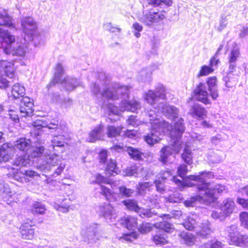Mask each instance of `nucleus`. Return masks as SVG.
I'll list each match as a JSON object with an SVG mask.
<instances>
[{"label": "nucleus", "instance_id": "43", "mask_svg": "<svg viewBox=\"0 0 248 248\" xmlns=\"http://www.w3.org/2000/svg\"><path fill=\"white\" fill-rule=\"evenodd\" d=\"M29 164V161L23 156H18L16 158L13 164L16 166L26 167Z\"/></svg>", "mask_w": 248, "mask_h": 248}, {"label": "nucleus", "instance_id": "1", "mask_svg": "<svg viewBox=\"0 0 248 248\" xmlns=\"http://www.w3.org/2000/svg\"><path fill=\"white\" fill-rule=\"evenodd\" d=\"M188 171L187 166L184 164H180L177 168V175L183 179L186 183L185 186L191 187L194 185V184L190 183L191 181L197 182L196 187L198 191L204 192L203 198L205 202L208 204L217 202L218 199L217 195L222 194L225 190V186L217 184L215 186L211 187L210 183L207 182L209 172L202 171L198 175H189L186 176Z\"/></svg>", "mask_w": 248, "mask_h": 248}, {"label": "nucleus", "instance_id": "20", "mask_svg": "<svg viewBox=\"0 0 248 248\" xmlns=\"http://www.w3.org/2000/svg\"><path fill=\"white\" fill-rule=\"evenodd\" d=\"M124 127L121 125H110L107 126V135L109 138H114L121 136Z\"/></svg>", "mask_w": 248, "mask_h": 248}, {"label": "nucleus", "instance_id": "52", "mask_svg": "<svg viewBox=\"0 0 248 248\" xmlns=\"http://www.w3.org/2000/svg\"><path fill=\"white\" fill-rule=\"evenodd\" d=\"M102 96L108 100H115L118 98L116 94L108 89L105 90L102 92Z\"/></svg>", "mask_w": 248, "mask_h": 248}, {"label": "nucleus", "instance_id": "44", "mask_svg": "<svg viewBox=\"0 0 248 248\" xmlns=\"http://www.w3.org/2000/svg\"><path fill=\"white\" fill-rule=\"evenodd\" d=\"M147 1L149 5L154 7L158 6L162 3L168 6H170L172 3V0H147Z\"/></svg>", "mask_w": 248, "mask_h": 248}, {"label": "nucleus", "instance_id": "12", "mask_svg": "<svg viewBox=\"0 0 248 248\" xmlns=\"http://www.w3.org/2000/svg\"><path fill=\"white\" fill-rule=\"evenodd\" d=\"M47 124L43 120L38 119L33 122L31 125L30 134L32 137L37 138L41 135L43 128L46 127Z\"/></svg>", "mask_w": 248, "mask_h": 248}, {"label": "nucleus", "instance_id": "49", "mask_svg": "<svg viewBox=\"0 0 248 248\" xmlns=\"http://www.w3.org/2000/svg\"><path fill=\"white\" fill-rule=\"evenodd\" d=\"M222 46L219 47L215 54L211 58L209 61V65L213 67L214 66H217L220 62L219 60L217 58L219 52L221 50Z\"/></svg>", "mask_w": 248, "mask_h": 248}, {"label": "nucleus", "instance_id": "56", "mask_svg": "<svg viewBox=\"0 0 248 248\" xmlns=\"http://www.w3.org/2000/svg\"><path fill=\"white\" fill-rule=\"evenodd\" d=\"M139 213H140V215L142 217H151L153 216V213L150 209H144L141 208V209Z\"/></svg>", "mask_w": 248, "mask_h": 248}, {"label": "nucleus", "instance_id": "53", "mask_svg": "<svg viewBox=\"0 0 248 248\" xmlns=\"http://www.w3.org/2000/svg\"><path fill=\"white\" fill-rule=\"evenodd\" d=\"M119 189L120 194L125 197L131 196L132 194L133 193V190L130 188H127L124 186H121L119 187Z\"/></svg>", "mask_w": 248, "mask_h": 248}, {"label": "nucleus", "instance_id": "13", "mask_svg": "<svg viewBox=\"0 0 248 248\" xmlns=\"http://www.w3.org/2000/svg\"><path fill=\"white\" fill-rule=\"evenodd\" d=\"M104 172L106 175L109 177L116 176L120 172V170L115 159L110 158L106 163Z\"/></svg>", "mask_w": 248, "mask_h": 248}, {"label": "nucleus", "instance_id": "14", "mask_svg": "<svg viewBox=\"0 0 248 248\" xmlns=\"http://www.w3.org/2000/svg\"><path fill=\"white\" fill-rule=\"evenodd\" d=\"M120 223L128 230L133 231L138 228V220L137 217L131 216H124L120 219Z\"/></svg>", "mask_w": 248, "mask_h": 248}, {"label": "nucleus", "instance_id": "17", "mask_svg": "<svg viewBox=\"0 0 248 248\" xmlns=\"http://www.w3.org/2000/svg\"><path fill=\"white\" fill-rule=\"evenodd\" d=\"M23 32L27 35H33L37 29L36 23L35 21L29 19H26L22 23Z\"/></svg>", "mask_w": 248, "mask_h": 248}, {"label": "nucleus", "instance_id": "22", "mask_svg": "<svg viewBox=\"0 0 248 248\" xmlns=\"http://www.w3.org/2000/svg\"><path fill=\"white\" fill-rule=\"evenodd\" d=\"M213 232L211 224L209 221H206L202 222L200 230L197 232V235L202 237H206Z\"/></svg>", "mask_w": 248, "mask_h": 248}, {"label": "nucleus", "instance_id": "60", "mask_svg": "<svg viewBox=\"0 0 248 248\" xmlns=\"http://www.w3.org/2000/svg\"><path fill=\"white\" fill-rule=\"evenodd\" d=\"M154 183L155 185L156 189L157 191L162 192L165 190L164 185L160 180H155Z\"/></svg>", "mask_w": 248, "mask_h": 248}, {"label": "nucleus", "instance_id": "27", "mask_svg": "<svg viewBox=\"0 0 248 248\" xmlns=\"http://www.w3.org/2000/svg\"><path fill=\"white\" fill-rule=\"evenodd\" d=\"M165 116L171 120H175L178 117V109L174 106H167L163 108Z\"/></svg>", "mask_w": 248, "mask_h": 248}, {"label": "nucleus", "instance_id": "39", "mask_svg": "<svg viewBox=\"0 0 248 248\" xmlns=\"http://www.w3.org/2000/svg\"><path fill=\"white\" fill-rule=\"evenodd\" d=\"M100 188L101 190V194L104 196L108 201L113 197L114 192L108 187L100 185Z\"/></svg>", "mask_w": 248, "mask_h": 248}, {"label": "nucleus", "instance_id": "55", "mask_svg": "<svg viewBox=\"0 0 248 248\" xmlns=\"http://www.w3.org/2000/svg\"><path fill=\"white\" fill-rule=\"evenodd\" d=\"M217 78L215 76L209 77L207 79V84L208 86V90H211L217 85Z\"/></svg>", "mask_w": 248, "mask_h": 248}, {"label": "nucleus", "instance_id": "15", "mask_svg": "<svg viewBox=\"0 0 248 248\" xmlns=\"http://www.w3.org/2000/svg\"><path fill=\"white\" fill-rule=\"evenodd\" d=\"M189 114L194 118L203 119L207 116V110L201 105L195 104L191 106Z\"/></svg>", "mask_w": 248, "mask_h": 248}, {"label": "nucleus", "instance_id": "33", "mask_svg": "<svg viewBox=\"0 0 248 248\" xmlns=\"http://www.w3.org/2000/svg\"><path fill=\"white\" fill-rule=\"evenodd\" d=\"M33 106L34 105L25 106L21 105L20 107L21 116L24 117L31 116L34 112Z\"/></svg>", "mask_w": 248, "mask_h": 248}, {"label": "nucleus", "instance_id": "21", "mask_svg": "<svg viewBox=\"0 0 248 248\" xmlns=\"http://www.w3.org/2000/svg\"><path fill=\"white\" fill-rule=\"evenodd\" d=\"M11 50L9 52H7L5 54L7 55L12 54L13 56H17L20 57H24L26 54L25 47L21 44H19L16 42L11 47Z\"/></svg>", "mask_w": 248, "mask_h": 248}, {"label": "nucleus", "instance_id": "61", "mask_svg": "<svg viewBox=\"0 0 248 248\" xmlns=\"http://www.w3.org/2000/svg\"><path fill=\"white\" fill-rule=\"evenodd\" d=\"M9 116L10 118L15 122H19V118L16 111L14 110H10L9 111Z\"/></svg>", "mask_w": 248, "mask_h": 248}, {"label": "nucleus", "instance_id": "32", "mask_svg": "<svg viewBox=\"0 0 248 248\" xmlns=\"http://www.w3.org/2000/svg\"><path fill=\"white\" fill-rule=\"evenodd\" d=\"M123 203L125 206L126 208L130 211L139 213L141 208L139 207L136 201L134 200H126L123 201Z\"/></svg>", "mask_w": 248, "mask_h": 248}, {"label": "nucleus", "instance_id": "46", "mask_svg": "<svg viewBox=\"0 0 248 248\" xmlns=\"http://www.w3.org/2000/svg\"><path fill=\"white\" fill-rule=\"evenodd\" d=\"M65 140L66 139L63 136H62L61 137H56L52 140L53 146H57L60 147H64L65 144H66L65 141Z\"/></svg>", "mask_w": 248, "mask_h": 248}, {"label": "nucleus", "instance_id": "30", "mask_svg": "<svg viewBox=\"0 0 248 248\" xmlns=\"http://www.w3.org/2000/svg\"><path fill=\"white\" fill-rule=\"evenodd\" d=\"M170 147L169 146L165 145L160 150V155L159 158V161L164 164L167 163L169 156L171 154L170 151Z\"/></svg>", "mask_w": 248, "mask_h": 248}, {"label": "nucleus", "instance_id": "62", "mask_svg": "<svg viewBox=\"0 0 248 248\" xmlns=\"http://www.w3.org/2000/svg\"><path fill=\"white\" fill-rule=\"evenodd\" d=\"M237 202L243 208H248V199L238 198L237 199Z\"/></svg>", "mask_w": 248, "mask_h": 248}, {"label": "nucleus", "instance_id": "37", "mask_svg": "<svg viewBox=\"0 0 248 248\" xmlns=\"http://www.w3.org/2000/svg\"><path fill=\"white\" fill-rule=\"evenodd\" d=\"M240 56V52L239 48H233L232 49L228 58V62L235 63Z\"/></svg>", "mask_w": 248, "mask_h": 248}, {"label": "nucleus", "instance_id": "41", "mask_svg": "<svg viewBox=\"0 0 248 248\" xmlns=\"http://www.w3.org/2000/svg\"><path fill=\"white\" fill-rule=\"evenodd\" d=\"M222 207L227 213H231L234 209V202L232 200L227 199L223 202Z\"/></svg>", "mask_w": 248, "mask_h": 248}, {"label": "nucleus", "instance_id": "26", "mask_svg": "<svg viewBox=\"0 0 248 248\" xmlns=\"http://www.w3.org/2000/svg\"><path fill=\"white\" fill-rule=\"evenodd\" d=\"M179 236L184 241L185 244L188 246H192L195 244L196 237L192 233L182 232L179 233Z\"/></svg>", "mask_w": 248, "mask_h": 248}, {"label": "nucleus", "instance_id": "42", "mask_svg": "<svg viewBox=\"0 0 248 248\" xmlns=\"http://www.w3.org/2000/svg\"><path fill=\"white\" fill-rule=\"evenodd\" d=\"M181 157L184 161L188 165H191L193 163L191 152L188 149H185Z\"/></svg>", "mask_w": 248, "mask_h": 248}, {"label": "nucleus", "instance_id": "54", "mask_svg": "<svg viewBox=\"0 0 248 248\" xmlns=\"http://www.w3.org/2000/svg\"><path fill=\"white\" fill-rule=\"evenodd\" d=\"M137 234L136 232H133L130 233H124L121 238L127 241L131 242L132 238L136 239L137 238Z\"/></svg>", "mask_w": 248, "mask_h": 248}, {"label": "nucleus", "instance_id": "7", "mask_svg": "<svg viewBox=\"0 0 248 248\" xmlns=\"http://www.w3.org/2000/svg\"><path fill=\"white\" fill-rule=\"evenodd\" d=\"M165 18V12L164 10H157L156 12L149 11L144 15L143 22L147 26H152L159 22Z\"/></svg>", "mask_w": 248, "mask_h": 248}, {"label": "nucleus", "instance_id": "18", "mask_svg": "<svg viewBox=\"0 0 248 248\" xmlns=\"http://www.w3.org/2000/svg\"><path fill=\"white\" fill-rule=\"evenodd\" d=\"M25 94V89L24 87L18 84H16L12 87L9 97L14 100H17L22 98Z\"/></svg>", "mask_w": 248, "mask_h": 248}, {"label": "nucleus", "instance_id": "6", "mask_svg": "<svg viewBox=\"0 0 248 248\" xmlns=\"http://www.w3.org/2000/svg\"><path fill=\"white\" fill-rule=\"evenodd\" d=\"M39 177V174L32 170H26L24 171L17 170L12 174L14 179L21 183H29L35 177Z\"/></svg>", "mask_w": 248, "mask_h": 248}, {"label": "nucleus", "instance_id": "10", "mask_svg": "<svg viewBox=\"0 0 248 248\" xmlns=\"http://www.w3.org/2000/svg\"><path fill=\"white\" fill-rule=\"evenodd\" d=\"M14 147L8 143H4L0 146V162L9 161L14 156Z\"/></svg>", "mask_w": 248, "mask_h": 248}, {"label": "nucleus", "instance_id": "28", "mask_svg": "<svg viewBox=\"0 0 248 248\" xmlns=\"http://www.w3.org/2000/svg\"><path fill=\"white\" fill-rule=\"evenodd\" d=\"M46 209L44 205L41 202H35L30 209L31 213L33 215H43L45 213Z\"/></svg>", "mask_w": 248, "mask_h": 248}, {"label": "nucleus", "instance_id": "16", "mask_svg": "<svg viewBox=\"0 0 248 248\" xmlns=\"http://www.w3.org/2000/svg\"><path fill=\"white\" fill-rule=\"evenodd\" d=\"M151 240L155 245L158 246H163L169 243L168 236L161 231H157L153 234Z\"/></svg>", "mask_w": 248, "mask_h": 248}, {"label": "nucleus", "instance_id": "8", "mask_svg": "<svg viewBox=\"0 0 248 248\" xmlns=\"http://www.w3.org/2000/svg\"><path fill=\"white\" fill-rule=\"evenodd\" d=\"M228 238L230 244L235 246H246L248 244V237L247 235H241L237 231L233 230L229 232Z\"/></svg>", "mask_w": 248, "mask_h": 248}, {"label": "nucleus", "instance_id": "64", "mask_svg": "<svg viewBox=\"0 0 248 248\" xmlns=\"http://www.w3.org/2000/svg\"><path fill=\"white\" fill-rule=\"evenodd\" d=\"M59 82V78L55 77L47 85V88L48 89L54 86L56 84Z\"/></svg>", "mask_w": 248, "mask_h": 248}, {"label": "nucleus", "instance_id": "31", "mask_svg": "<svg viewBox=\"0 0 248 248\" xmlns=\"http://www.w3.org/2000/svg\"><path fill=\"white\" fill-rule=\"evenodd\" d=\"M45 148L44 146H34L32 149L30 156L32 158H40L45 155Z\"/></svg>", "mask_w": 248, "mask_h": 248}, {"label": "nucleus", "instance_id": "58", "mask_svg": "<svg viewBox=\"0 0 248 248\" xmlns=\"http://www.w3.org/2000/svg\"><path fill=\"white\" fill-rule=\"evenodd\" d=\"M21 105L25 106L34 105L33 101L28 96H23L21 100Z\"/></svg>", "mask_w": 248, "mask_h": 248}, {"label": "nucleus", "instance_id": "35", "mask_svg": "<svg viewBox=\"0 0 248 248\" xmlns=\"http://www.w3.org/2000/svg\"><path fill=\"white\" fill-rule=\"evenodd\" d=\"M153 227V225L150 223L143 222L138 227V231L141 234H145L151 232Z\"/></svg>", "mask_w": 248, "mask_h": 248}, {"label": "nucleus", "instance_id": "57", "mask_svg": "<svg viewBox=\"0 0 248 248\" xmlns=\"http://www.w3.org/2000/svg\"><path fill=\"white\" fill-rule=\"evenodd\" d=\"M123 107L127 109L131 110L133 108H135L137 103L136 102H131L129 101L124 100L122 102Z\"/></svg>", "mask_w": 248, "mask_h": 248}, {"label": "nucleus", "instance_id": "50", "mask_svg": "<svg viewBox=\"0 0 248 248\" xmlns=\"http://www.w3.org/2000/svg\"><path fill=\"white\" fill-rule=\"evenodd\" d=\"M47 127L49 129H60L61 131H63L62 125L60 124L59 120L56 118L52 119Z\"/></svg>", "mask_w": 248, "mask_h": 248}, {"label": "nucleus", "instance_id": "51", "mask_svg": "<svg viewBox=\"0 0 248 248\" xmlns=\"http://www.w3.org/2000/svg\"><path fill=\"white\" fill-rule=\"evenodd\" d=\"M152 184L149 182L139 183L138 186V190L140 193H142L146 190H149Z\"/></svg>", "mask_w": 248, "mask_h": 248}, {"label": "nucleus", "instance_id": "63", "mask_svg": "<svg viewBox=\"0 0 248 248\" xmlns=\"http://www.w3.org/2000/svg\"><path fill=\"white\" fill-rule=\"evenodd\" d=\"M172 175V172L170 170H166L161 173L160 178L162 180H166Z\"/></svg>", "mask_w": 248, "mask_h": 248}, {"label": "nucleus", "instance_id": "45", "mask_svg": "<svg viewBox=\"0 0 248 248\" xmlns=\"http://www.w3.org/2000/svg\"><path fill=\"white\" fill-rule=\"evenodd\" d=\"M239 220L242 226L248 229V212H242L239 214Z\"/></svg>", "mask_w": 248, "mask_h": 248}, {"label": "nucleus", "instance_id": "59", "mask_svg": "<svg viewBox=\"0 0 248 248\" xmlns=\"http://www.w3.org/2000/svg\"><path fill=\"white\" fill-rule=\"evenodd\" d=\"M193 222L194 220H186L183 223V226L186 230L192 231L195 228L194 223Z\"/></svg>", "mask_w": 248, "mask_h": 248}, {"label": "nucleus", "instance_id": "19", "mask_svg": "<svg viewBox=\"0 0 248 248\" xmlns=\"http://www.w3.org/2000/svg\"><path fill=\"white\" fill-rule=\"evenodd\" d=\"M153 226L154 227L159 230V231L162 230L166 233H171L173 232L175 230L173 225L166 220H162L156 222L154 224Z\"/></svg>", "mask_w": 248, "mask_h": 248}, {"label": "nucleus", "instance_id": "4", "mask_svg": "<svg viewBox=\"0 0 248 248\" xmlns=\"http://www.w3.org/2000/svg\"><path fill=\"white\" fill-rule=\"evenodd\" d=\"M35 225L33 219L27 218L22 222L19 228V232L21 238L27 240L34 239L35 232L33 227Z\"/></svg>", "mask_w": 248, "mask_h": 248}, {"label": "nucleus", "instance_id": "9", "mask_svg": "<svg viewBox=\"0 0 248 248\" xmlns=\"http://www.w3.org/2000/svg\"><path fill=\"white\" fill-rule=\"evenodd\" d=\"M193 95L196 97L197 100L205 105L211 104L208 98V93L206 87L202 82L199 83L197 86L196 89L193 92Z\"/></svg>", "mask_w": 248, "mask_h": 248}, {"label": "nucleus", "instance_id": "48", "mask_svg": "<svg viewBox=\"0 0 248 248\" xmlns=\"http://www.w3.org/2000/svg\"><path fill=\"white\" fill-rule=\"evenodd\" d=\"M95 183H97L99 185H101L102 183L106 184H109L111 185L112 184V182L108 180L107 179L106 177L102 175L100 173H97L95 176Z\"/></svg>", "mask_w": 248, "mask_h": 248}, {"label": "nucleus", "instance_id": "5", "mask_svg": "<svg viewBox=\"0 0 248 248\" xmlns=\"http://www.w3.org/2000/svg\"><path fill=\"white\" fill-rule=\"evenodd\" d=\"M144 99L150 104L154 105L159 100H166V90L163 86L156 88L155 91L148 90L144 95Z\"/></svg>", "mask_w": 248, "mask_h": 248}, {"label": "nucleus", "instance_id": "25", "mask_svg": "<svg viewBox=\"0 0 248 248\" xmlns=\"http://www.w3.org/2000/svg\"><path fill=\"white\" fill-rule=\"evenodd\" d=\"M16 147L19 150L26 152L31 147V143L29 140L26 138H19L16 140Z\"/></svg>", "mask_w": 248, "mask_h": 248}, {"label": "nucleus", "instance_id": "38", "mask_svg": "<svg viewBox=\"0 0 248 248\" xmlns=\"http://www.w3.org/2000/svg\"><path fill=\"white\" fill-rule=\"evenodd\" d=\"M138 134V131L137 130L126 129L123 132L122 137L123 139H134L137 137Z\"/></svg>", "mask_w": 248, "mask_h": 248}, {"label": "nucleus", "instance_id": "11", "mask_svg": "<svg viewBox=\"0 0 248 248\" xmlns=\"http://www.w3.org/2000/svg\"><path fill=\"white\" fill-rule=\"evenodd\" d=\"M184 126L182 123L180 124V126L178 128L175 127L172 129L170 132V137L172 140H173V146H176L178 148V150L181 148L182 141H180L181 139L183 133L184 132Z\"/></svg>", "mask_w": 248, "mask_h": 248}, {"label": "nucleus", "instance_id": "40", "mask_svg": "<svg viewBox=\"0 0 248 248\" xmlns=\"http://www.w3.org/2000/svg\"><path fill=\"white\" fill-rule=\"evenodd\" d=\"M214 71V68L211 67L209 65H204L201 67L197 76L198 77H200L207 76L209 74L212 73Z\"/></svg>", "mask_w": 248, "mask_h": 248}, {"label": "nucleus", "instance_id": "2", "mask_svg": "<svg viewBox=\"0 0 248 248\" xmlns=\"http://www.w3.org/2000/svg\"><path fill=\"white\" fill-rule=\"evenodd\" d=\"M2 76L9 78L16 77V68L13 61L0 60V90L5 89L9 86V81Z\"/></svg>", "mask_w": 248, "mask_h": 248}, {"label": "nucleus", "instance_id": "34", "mask_svg": "<svg viewBox=\"0 0 248 248\" xmlns=\"http://www.w3.org/2000/svg\"><path fill=\"white\" fill-rule=\"evenodd\" d=\"M103 125L99 124L94 127L89 133V137L93 140L98 139L100 134L103 130Z\"/></svg>", "mask_w": 248, "mask_h": 248}, {"label": "nucleus", "instance_id": "24", "mask_svg": "<svg viewBox=\"0 0 248 248\" xmlns=\"http://www.w3.org/2000/svg\"><path fill=\"white\" fill-rule=\"evenodd\" d=\"M0 26L16 29V26L12 21V18L5 12L0 13Z\"/></svg>", "mask_w": 248, "mask_h": 248}, {"label": "nucleus", "instance_id": "36", "mask_svg": "<svg viewBox=\"0 0 248 248\" xmlns=\"http://www.w3.org/2000/svg\"><path fill=\"white\" fill-rule=\"evenodd\" d=\"M234 75L232 73H229L224 78L225 85L228 88H232L237 82V79L234 77Z\"/></svg>", "mask_w": 248, "mask_h": 248}, {"label": "nucleus", "instance_id": "29", "mask_svg": "<svg viewBox=\"0 0 248 248\" xmlns=\"http://www.w3.org/2000/svg\"><path fill=\"white\" fill-rule=\"evenodd\" d=\"M144 140L150 146H153L161 140V138L153 132L149 133L144 136Z\"/></svg>", "mask_w": 248, "mask_h": 248}, {"label": "nucleus", "instance_id": "47", "mask_svg": "<svg viewBox=\"0 0 248 248\" xmlns=\"http://www.w3.org/2000/svg\"><path fill=\"white\" fill-rule=\"evenodd\" d=\"M108 156V151L105 149L101 150L98 153L99 162L102 164H105L107 162Z\"/></svg>", "mask_w": 248, "mask_h": 248}, {"label": "nucleus", "instance_id": "3", "mask_svg": "<svg viewBox=\"0 0 248 248\" xmlns=\"http://www.w3.org/2000/svg\"><path fill=\"white\" fill-rule=\"evenodd\" d=\"M16 42L14 35L11 34L8 30L0 28V47L4 53L9 52Z\"/></svg>", "mask_w": 248, "mask_h": 248}, {"label": "nucleus", "instance_id": "23", "mask_svg": "<svg viewBox=\"0 0 248 248\" xmlns=\"http://www.w3.org/2000/svg\"><path fill=\"white\" fill-rule=\"evenodd\" d=\"M127 152L130 158L136 161H142L144 153L139 149L129 146L127 148Z\"/></svg>", "mask_w": 248, "mask_h": 248}]
</instances>
